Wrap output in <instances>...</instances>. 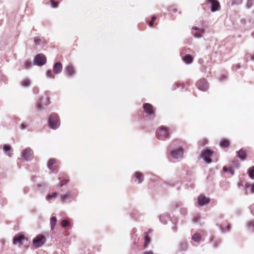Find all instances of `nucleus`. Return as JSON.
<instances>
[{"label": "nucleus", "instance_id": "1", "mask_svg": "<svg viewBox=\"0 0 254 254\" xmlns=\"http://www.w3.org/2000/svg\"><path fill=\"white\" fill-rule=\"evenodd\" d=\"M49 126L53 129H56L60 126V121L56 114H52L49 119Z\"/></svg>", "mask_w": 254, "mask_h": 254}, {"label": "nucleus", "instance_id": "2", "mask_svg": "<svg viewBox=\"0 0 254 254\" xmlns=\"http://www.w3.org/2000/svg\"><path fill=\"white\" fill-rule=\"evenodd\" d=\"M50 104L49 98L46 97L45 99L43 97L40 98L36 103V108L38 111L42 110L44 106H47Z\"/></svg>", "mask_w": 254, "mask_h": 254}, {"label": "nucleus", "instance_id": "3", "mask_svg": "<svg viewBox=\"0 0 254 254\" xmlns=\"http://www.w3.org/2000/svg\"><path fill=\"white\" fill-rule=\"evenodd\" d=\"M46 57L42 54L37 55L34 59V64L38 66H42L46 63Z\"/></svg>", "mask_w": 254, "mask_h": 254}, {"label": "nucleus", "instance_id": "4", "mask_svg": "<svg viewBox=\"0 0 254 254\" xmlns=\"http://www.w3.org/2000/svg\"><path fill=\"white\" fill-rule=\"evenodd\" d=\"M213 152L211 150L206 148L202 151L201 156L206 163H210L211 162L210 158Z\"/></svg>", "mask_w": 254, "mask_h": 254}, {"label": "nucleus", "instance_id": "5", "mask_svg": "<svg viewBox=\"0 0 254 254\" xmlns=\"http://www.w3.org/2000/svg\"><path fill=\"white\" fill-rule=\"evenodd\" d=\"M45 243V238L42 235H38L33 240V243L36 247H40L43 245Z\"/></svg>", "mask_w": 254, "mask_h": 254}, {"label": "nucleus", "instance_id": "6", "mask_svg": "<svg viewBox=\"0 0 254 254\" xmlns=\"http://www.w3.org/2000/svg\"><path fill=\"white\" fill-rule=\"evenodd\" d=\"M157 135L158 138L160 139L168 138L169 137V133L167 128L164 126H161L157 133Z\"/></svg>", "mask_w": 254, "mask_h": 254}, {"label": "nucleus", "instance_id": "7", "mask_svg": "<svg viewBox=\"0 0 254 254\" xmlns=\"http://www.w3.org/2000/svg\"><path fill=\"white\" fill-rule=\"evenodd\" d=\"M183 148H180L171 151L170 154L174 159H178L183 157Z\"/></svg>", "mask_w": 254, "mask_h": 254}, {"label": "nucleus", "instance_id": "8", "mask_svg": "<svg viewBox=\"0 0 254 254\" xmlns=\"http://www.w3.org/2000/svg\"><path fill=\"white\" fill-rule=\"evenodd\" d=\"M207 3L211 5V10L213 12L219 10L220 6L216 0H208Z\"/></svg>", "mask_w": 254, "mask_h": 254}, {"label": "nucleus", "instance_id": "9", "mask_svg": "<svg viewBox=\"0 0 254 254\" xmlns=\"http://www.w3.org/2000/svg\"><path fill=\"white\" fill-rule=\"evenodd\" d=\"M197 86L202 91H206L208 89L207 83L204 79L199 80L197 83Z\"/></svg>", "mask_w": 254, "mask_h": 254}, {"label": "nucleus", "instance_id": "10", "mask_svg": "<svg viewBox=\"0 0 254 254\" xmlns=\"http://www.w3.org/2000/svg\"><path fill=\"white\" fill-rule=\"evenodd\" d=\"M144 112L149 115H152L154 114V110L153 106L148 103H145L143 105Z\"/></svg>", "mask_w": 254, "mask_h": 254}, {"label": "nucleus", "instance_id": "11", "mask_svg": "<svg viewBox=\"0 0 254 254\" xmlns=\"http://www.w3.org/2000/svg\"><path fill=\"white\" fill-rule=\"evenodd\" d=\"M33 154V151L30 148H27L22 153L23 158L26 160H29Z\"/></svg>", "mask_w": 254, "mask_h": 254}, {"label": "nucleus", "instance_id": "12", "mask_svg": "<svg viewBox=\"0 0 254 254\" xmlns=\"http://www.w3.org/2000/svg\"><path fill=\"white\" fill-rule=\"evenodd\" d=\"M209 202V199L204 195H200L197 198V203L199 206L206 205Z\"/></svg>", "mask_w": 254, "mask_h": 254}, {"label": "nucleus", "instance_id": "13", "mask_svg": "<svg viewBox=\"0 0 254 254\" xmlns=\"http://www.w3.org/2000/svg\"><path fill=\"white\" fill-rule=\"evenodd\" d=\"M25 239L24 236L21 234L16 235L13 239V244L16 245L17 244H21L22 240Z\"/></svg>", "mask_w": 254, "mask_h": 254}, {"label": "nucleus", "instance_id": "14", "mask_svg": "<svg viewBox=\"0 0 254 254\" xmlns=\"http://www.w3.org/2000/svg\"><path fill=\"white\" fill-rule=\"evenodd\" d=\"M192 29L198 31V33L192 32L193 35L196 38H200L202 36V34L204 33V29H199L197 27L194 26L192 27Z\"/></svg>", "mask_w": 254, "mask_h": 254}, {"label": "nucleus", "instance_id": "15", "mask_svg": "<svg viewBox=\"0 0 254 254\" xmlns=\"http://www.w3.org/2000/svg\"><path fill=\"white\" fill-rule=\"evenodd\" d=\"M62 65L60 63H56L53 67L54 72L58 74L60 73L62 70Z\"/></svg>", "mask_w": 254, "mask_h": 254}, {"label": "nucleus", "instance_id": "16", "mask_svg": "<svg viewBox=\"0 0 254 254\" xmlns=\"http://www.w3.org/2000/svg\"><path fill=\"white\" fill-rule=\"evenodd\" d=\"M65 71L67 75L69 76H71L75 73L73 67L70 65H67L66 67Z\"/></svg>", "mask_w": 254, "mask_h": 254}, {"label": "nucleus", "instance_id": "17", "mask_svg": "<svg viewBox=\"0 0 254 254\" xmlns=\"http://www.w3.org/2000/svg\"><path fill=\"white\" fill-rule=\"evenodd\" d=\"M238 156L242 160H244L246 159V150L242 149L237 152Z\"/></svg>", "mask_w": 254, "mask_h": 254}, {"label": "nucleus", "instance_id": "18", "mask_svg": "<svg viewBox=\"0 0 254 254\" xmlns=\"http://www.w3.org/2000/svg\"><path fill=\"white\" fill-rule=\"evenodd\" d=\"M223 170L224 172L230 173L232 175H233L234 174V169L232 167H227L224 166Z\"/></svg>", "mask_w": 254, "mask_h": 254}, {"label": "nucleus", "instance_id": "19", "mask_svg": "<svg viewBox=\"0 0 254 254\" xmlns=\"http://www.w3.org/2000/svg\"><path fill=\"white\" fill-rule=\"evenodd\" d=\"M201 235L199 233H196L192 236V239L194 242H198L200 240Z\"/></svg>", "mask_w": 254, "mask_h": 254}, {"label": "nucleus", "instance_id": "20", "mask_svg": "<svg viewBox=\"0 0 254 254\" xmlns=\"http://www.w3.org/2000/svg\"><path fill=\"white\" fill-rule=\"evenodd\" d=\"M135 176L136 178L138 180L139 183H140L142 182L143 180V177L142 175L139 172H136L135 173Z\"/></svg>", "mask_w": 254, "mask_h": 254}, {"label": "nucleus", "instance_id": "21", "mask_svg": "<svg viewBox=\"0 0 254 254\" xmlns=\"http://www.w3.org/2000/svg\"><path fill=\"white\" fill-rule=\"evenodd\" d=\"M51 226L52 230H53L57 223V218L56 217H52L50 220Z\"/></svg>", "mask_w": 254, "mask_h": 254}, {"label": "nucleus", "instance_id": "22", "mask_svg": "<svg viewBox=\"0 0 254 254\" xmlns=\"http://www.w3.org/2000/svg\"><path fill=\"white\" fill-rule=\"evenodd\" d=\"M183 60L186 64H190L192 62L193 59L190 56L187 55L184 58Z\"/></svg>", "mask_w": 254, "mask_h": 254}, {"label": "nucleus", "instance_id": "23", "mask_svg": "<svg viewBox=\"0 0 254 254\" xmlns=\"http://www.w3.org/2000/svg\"><path fill=\"white\" fill-rule=\"evenodd\" d=\"M248 174L249 177L252 179H254V167H252L249 168L248 170Z\"/></svg>", "mask_w": 254, "mask_h": 254}, {"label": "nucleus", "instance_id": "24", "mask_svg": "<svg viewBox=\"0 0 254 254\" xmlns=\"http://www.w3.org/2000/svg\"><path fill=\"white\" fill-rule=\"evenodd\" d=\"M56 160L54 159H51L49 160L48 163V167L50 169H53V166L55 163Z\"/></svg>", "mask_w": 254, "mask_h": 254}, {"label": "nucleus", "instance_id": "25", "mask_svg": "<svg viewBox=\"0 0 254 254\" xmlns=\"http://www.w3.org/2000/svg\"><path fill=\"white\" fill-rule=\"evenodd\" d=\"M228 145H229V141L227 140H223L220 143V146L223 148H225V147H228Z\"/></svg>", "mask_w": 254, "mask_h": 254}, {"label": "nucleus", "instance_id": "26", "mask_svg": "<svg viewBox=\"0 0 254 254\" xmlns=\"http://www.w3.org/2000/svg\"><path fill=\"white\" fill-rule=\"evenodd\" d=\"M31 82L29 79H26L23 81L21 82V85L23 86L27 87L30 85Z\"/></svg>", "mask_w": 254, "mask_h": 254}, {"label": "nucleus", "instance_id": "27", "mask_svg": "<svg viewBox=\"0 0 254 254\" xmlns=\"http://www.w3.org/2000/svg\"><path fill=\"white\" fill-rule=\"evenodd\" d=\"M32 64L30 61L27 60L24 63V67L27 69L32 66Z\"/></svg>", "mask_w": 254, "mask_h": 254}, {"label": "nucleus", "instance_id": "28", "mask_svg": "<svg viewBox=\"0 0 254 254\" xmlns=\"http://www.w3.org/2000/svg\"><path fill=\"white\" fill-rule=\"evenodd\" d=\"M70 197V194H66L65 195H62L61 196V200L62 202H64V201L69 198Z\"/></svg>", "mask_w": 254, "mask_h": 254}, {"label": "nucleus", "instance_id": "29", "mask_svg": "<svg viewBox=\"0 0 254 254\" xmlns=\"http://www.w3.org/2000/svg\"><path fill=\"white\" fill-rule=\"evenodd\" d=\"M254 2V0H248L247 3V7L248 8H250L253 4Z\"/></svg>", "mask_w": 254, "mask_h": 254}, {"label": "nucleus", "instance_id": "30", "mask_svg": "<svg viewBox=\"0 0 254 254\" xmlns=\"http://www.w3.org/2000/svg\"><path fill=\"white\" fill-rule=\"evenodd\" d=\"M11 149V148L10 146L9 145L5 144L3 145V149L5 152H7V151L10 150Z\"/></svg>", "mask_w": 254, "mask_h": 254}, {"label": "nucleus", "instance_id": "31", "mask_svg": "<svg viewBox=\"0 0 254 254\" xmlns=\"http://www.w3.org/2000/svg\"><path fill=\"white\" fill-rule=\"evenodd\" d=\"M69 225V223L67 220H64L62 221V227H66L68 226Z\"/></svg>", "mask_w": 254, "mask_h": 254}, {"label": "nucleus", "instance_id": "32", "mask_svg": "<svg viewBox=\"0 0 254 254\" xmlns=\"http://www.w3.org/2000/svg\"><path fill=\"white\" fill-rule=\"evenodd\" d=\"M247 187L251 188V191L252 193H254V184H247Z\"/></svg>", "mask_w": 254, "mask_h": 254}, {"label": "nucleus", "instance_id": "33", "mask_svg": "<svg viewBox=\"0 0 254 254\" xmlns=\"http://www.w3.org/2000/svg\"><path fill=\"white\" fill-rule=\"evenodd\" d=\"M46 75L48 77L54 78V76L53 75L52 71L51 70L47 71V72L46 73Z\"/></svg>", "mask_w": 254, "mask_h": 254}, {"label": "nucleus", "instance_id": "34", "mask_svg": "<svg viewBox=\"0 0 254 254\" xmlns=\"http://www.w3.org/2000/svg\"><path fill=\"white\" fill-rule=\"evenodd\" d=\"M145 247H147V246L150 243V239L149 237H146L145 239Z\"/></svg>", "mask_w": 254, "mask_h": 254}, {"label": "nucleus", "instance_id": "35", "mask_svg": "<svg viewBox=\"0 0 254 254\" xmlns=\"http://www.w3.org/2000/svg\"><path fill=\"white\" fill-rule=\"evenodd\" d=\"M56 195H57L56 192H53L52 194L48 195L47 196V197L49 199L53 198H55L56 196Z\"/></svg>", "mask_w": 254, "mask_h": 254}, {"label": "nucleus", "instance_id": "36", "mask_svg": "<svg viewBox=\"0 0 254 254\" xmlns=\"http://www.w3.org/2000/svg\"><path fill=\"white\" fill-rule=\"evenodd\" d=\"M247 225L249 227H254V221H251L247 223Z\"/></svg>", "mask_w": 254, "mask_h": 254}, {"label": "nucleus", "instance_id": "37", "mask_svg": "<svg viewBox=\"0 0 254 254\" xmlns=\"http://www.w3.org/2000/svg\"><path fill=\"white\" fill-rule=\"evenodd\" d=\"M27 127V125H26L25 123H22L20 125V128L21 129H24L26 128Z\"/></svg>", "mask_w": 254, "mask_h": 254}, {"label": "nucleus", "instance_id": "38", "mask_svg": "<svg viewBox=\"0 0 254 254\" xmlns=\"http://www.w3.org/2000/svg\"><path fill=\"white\" fill-rule=\"evenodd\" d=\"M51 4L53 7H57L58 6V3L51 0Z\"/></svg>", "mask_w": 254, "mask_h": 254}, {"label": "nucleus", "instance_id": "39", "mask_svg": "<svg viewBox=\"0 0 254 254\" xmlns=\"http://www.w3.org/2000/svg\"><path fill=\"white\" fill-rule=\"evenodd\" d=\"M34 42L36 44H39L41 42V40L39 38H35V40H34Z\"/></svg>", "mask_w": 254, "mask_h": 254}, {"label": "nucleus", "instance_id": "40", "mask_svg": "<svg viewBox=\"0 0 254 254\" xmlns=\"http://www.w3.org/2000/svg\"><path fill=\"white\" fill-rule=\"evenodd\" d=\"M33 91L35 93H38V92H39V89L37 87H35L34 89H33Z\"/></svg>", "mask_w": 254, "mask_h": 254}, {"label": "nucleus", "instance_id": "41", "mask_svg": "<svg viewBox=\"0 0 254 254\" xmlns=\"http://www.w3.org/2000/svg\"><path fill=\"white\" fill-rule=\"evenodd\" d=\"M144 254H154L152 251H150L146 252L145 253H144Z\"/></svg>", "mask_w": 254, "mask_h": 254}, {"label": "nucleus", "instance_id": "42", "mask_svg": "<svg viewBox=\"0 0 254 254\" xmlns=\"http://www.w3.org/2000/svg\"><path fill=\"white\" fill-rule=\"evenodd\" d=\"M65 184V181H62L61 182V186L64 185Z\"/></svg>", "mask_w": 254, "mask_h": 254}, {"label": "nucleus", "instance_id": "43", "mask_svg": "<svg viewBox=\"0 0 254 254\" xmlns=\"http://www.w3.org/2000/svg\"><path fill=\"white\" fill-rule=\"evenodd\" d=\"M153 22H154V21H152V20L150 21L149 22V26H152V25H153Z\"/></svg>", "mask_w": 254, "mask_h": 254}, {"label": "nucleus", "instance_id": "44", "mask_svg": "<svg viewBox=\"0 0 254 254\" xmlns=\"http://www.w3.org/2000/svg\"><path fill=\"white\" fill-rule=\"evenodd\" d=\"M155 20H156V17L155 16H153L152 18V20H151L154 21Z\"/></svg>", "mask_w": 254, "mask_h": 254}, {"label": "nucleus", "instance_id": "45", "mask_svg": "<svg viewBox=\"0 0 254 254\" xmlns=\"http://www.w3.org/2000/svg\"><path fill=\"white\" fill-rule=\"evenodd\" d=\"M203 141L204 142V143H203V145H204V144L207 142V140L206 139H204L203 140Z\"/></svg>", "mask_w": 254, "mask_h": 254}, {"label": "nucleus", "instance_id": "46", "mask_svg": "<svg viewBox=\"0 0 254 254\" xmlns=\"http://www.w3.org/2000/svg\"><path fill=\"white\" fill-rule=\"evenodd\" d=\"M226 228L227 229V231H229L230 229V227L229 226L226 227Z\"/></svg>", "mask_w": 254, "mask_h": 254}, {"label": "nucleus", "instance_id": "47", "mask_svg": "<svg viewBox=\"0 0 254 254\" xmlns=\"http://www.w3.org/2000/svg\"><path fill=\"white\" fill-rule=\"evenodd\" d=\"M251 59L252 60L254 61V54L253 55Z\"/></svg>", "mask_w": 254, "mask_h": 254}, {"label": "nucleus", "instance_id": "48", "mask_svg": "<svg viewBox=\"0 0 254 254\" xmlns=\"http://www.w3.org/2000/svg\"><path fill=\"white\" fill-rule=\"evenodd\" d=\"M238 165H239V164H237V163H235V165L236 166V168H237V167H238Z\"/></svg>", "mask_w": 254, "mask_h": 254}, {"label": "nucleus", "instance_id": "49", "mask_svg": "<svg viewBox=\"0 0 254 254\" xmlns=\"http://www.w3.org/2000/svg\"><path fill=\"white\" fill-rule=\"evenodd\" d=\"M221 229H222V230L223 231H224V229H223V228H221Z\"/></svg>", "mask_w": 254, "mask_h": 254}, {"label": "nucleus", "instance_id": "50", "mask_svg": "<svg viewBox=\"0 0 254 254\" xmlns=\"http://www.w3.org/2000/svg\"><path fill=\"white\" fill-rule=\"evenodd\" d=\"M253 35H254V33H253Z\"/></svg>", "mask_w": 254, "mask_h": 254}]
</instances>
